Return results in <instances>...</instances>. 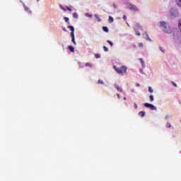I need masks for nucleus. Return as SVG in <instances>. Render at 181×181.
I'll return each instance as SVG.
<instances>
[{
	"label": "nucleus",
	"mask_w": 181,
	"mask_h": 181,
	"mask_svg": "<svg viewBox=\"0 0 181 181\" xmlns=\"http://www.w3.org/2000/svg\"><path fill=\"white\" fill-rule=\"evenodd\" d=\"M165 118H168V116Z\"/></svg>",
	"instance_id": "obj_44"
},
{
	"label": "nucleus",
	"mask_w": 181,
	"mask_h": 181,
	"mask_svg": "<svg viewBox=\"0 0 181 181\" xmlns=\"http://www.w3.org/2000/svg\"><path fill=\"white\" fill-rule=\"evenodd\" d=\"M66 8L67 11H69V12H71L72 9L70 7L66 6Z\"/></svg>",
	"instance_id": "obj_30"
},
{
	"label": "nucleus",
	"mask_w": 181,
	"mask_h": 181,
	"mask_svg": "<svg viewBox=\"0 0 181 181\" xmlns=\"http://www.w3.org/2000/svg\"><path fill=\"white\" fill-rule=\"evenodd\" d=\"M166 127H167V128H170V127H172V124H170V123L168 122L166 124Z\"/></svg>",
	"instance_id": "obj_25"
},
{
	"label": "nucleus",
	"mask_w": 181,
	"mask_h": 181,
	"mask_svg": "<svg viewBox=\"0 0 181 181\" xmlns=\"http://www.w3.org/2000/svg\"><path fill=\"white\" fill-rule=\"evenodd\" d=\"M123 19H124V21H127V16H124Z\"/></svg>",
	"instance_id": "obj_35"
},
{
	"label": "nucleus",
	"mask_w": 181,
	"mask_h": 181,
	"mask_svg": "<svg viewBox=\"0 0 181 181\" xmlns=\"http://www.w3.org/2000/svg\"><path fill=\"white\" fill-rule=\"evenodd\" d=\"M177 13H177V11H176V10L175 11V13H173V12L171 11V15H172V16H177Z\"/></svg>",
	"instance_id": "obj_17"
},
{
	"label": "nucleus",
	"mask_w": 181,
	"mask_h": 181,
	"mask_svg": "<svg viewBox=\"0 0 181 181\" xmlns=\"http://www.w3.org/2000/svg\"><path fill=\"white\" fill-rule=\"evenodd\" d=\"M71 37H72V39L75 38L74 37V32H71Z\"/></svg>",
	"instance_id": "obj_27"
},
{
	"label": "nucleus",
	"mask_w": 181,
	"mask_h": 181,
	"mask_svg": "<svg viewBox=\"0 0 181 181\" xmlns=\"http://www.w3.org/2000/svg\"><path fill=\"white\" fill-rule=\"evenodd\" d=\"M124 100H127V98H124Z\"/></svg>",
	"instance_id": "obj_41"
},
{
	"label": "nucleus",
	"mask_w": 181,
	"mask_h": 181,
	"mask_svg": "<svg viewBox=\"0 0 181 181\" xmlns=\"http://www.w3.org/2000/svg\"><path fill=\"white\" fill-rule=\"evenodd\" d=\"M139 60L141 63L142 67H145V62H144V60L142 59V58H140Z\"/></svg>",
	"instance_id": "obj_14"
},
{
	"label": "nucleus",
	"mask_w": 181,
	"mask_h": 181,
	"mask_svg": "<svg viewBox=\"0 0 181 181\" xmlns=\"http://www.w3.org/2000/svg\"><path fill=\"white\" fill-rule=\"evenodd\" d=\"M149 98H150V101H151V102L153 101V100H154V98H153V95H151L149 96Z\"/></svg>",
	"instance_id": "obj_22"
},
{
	"label": "nucleus",
	"mask_w": 181,
	"mask_h": 181,
	"mask_svg": "<svg viewBox=\"0 0 181 181\" xmlns=\"http://www.w3.org/2000/svg\"><path fill=\"white\" fill-rule=\"evenodd\" d=\"M107 42L109 45H110L111 47L114 46V43L112 41H110V40H107Z\"/></svg>",
	"instance_id": "obj_18"
},
{
	"label": "nucleus",
	"mask_w": 181,
	"mask_h": 181,
	"mask_svg": "<svg viewBox=\"0 0 181 181\" xmlns=\"http://www.w3.org/2000/svg\"><path fill=\"white\" fill-rule=\"evenodd\" d=\"M165 118H168V116Z\"/></svg>",
	"instance_id": "obj_43"
},
{
	"label": "nucleus",
	"mask_w": 181,
	"mask_h": 181,
	"mask_svg": "<svg viewBox=\"0 0 181 181\" xmlns=\"http://www.w3.org/2000/svg\"><path fill=\"white\" fill-rule=\"evenodd\" d=\"M163 32L165 33H172V29H170V27L169 26V24L165 21L160 22Z\"/></svg>",
	"instance_id": "obj_1"
},
{
	"label": "nucleus",
	"mask_w": 181,
	"mask_h": 181,
	"mask_svg": "<svg viewBox=\"0 0 181 181\" xmlns=\"http://www.w3.org/2000/svg\"><path fill=\"white\" fill-rule=\"evenodd\" d=\"M95 59H100L101 57V55L100 54H95Z\"/></svg>",
	"instance_id": "obj_20"
},
{
	"label": "nucleus",
	"mask_w": 181,
	"mask_h": 181,
	"mask_svg": "<svg viewBox=\"0 0 181 181\" xmlns=\"http://www.w3.org/2000/svg\"><path fill=\"white\" fill-rule=\"evenodd\" d=\"M136 86H137V87H139V83H136Z\"/></svg>",
	"instance_id": "obj_40"
},
{
	"label": "nucleus",
	"mask_w": 181,
	"mask_h": 181,
	"mask_svg": "<svg viewBox=\"0 0 181 181\" xmlns=\"http://www.w3.org/2000/svg\"><path fill=\"white\" fill-rule=\"evenodd\" d=\"M144 107H146V108H150L152 111H155L156 110V107H155V105L148 103H144Z\"/></svg>",
	"instance_id": "obj_5"
},
{
	"label": "nucleus",
	"mask_w": 181,
	"mask_h": 181,
	"mask_svg": "<svg viewBox=\"0 0 181 181\" xmlns=\"http://www.w3.org/2000/svg\"><path fill=\"white\" fill-rule=\"evenodd\" d=\"M175 2L178 6L181 7V0H176Z\"/></svg>",
	"instance_id": "obj_16"
},
{
	"label": "nucleus",
	"mask_w": 181,
	"mask_h": 181,
	"mask_svg": "<svg viewBox=\"0 0 181 181\" xmlns=\"http://www.w3.org/2000/svg\"><path fill=\"white\" fill-rule=\"evenodd\" d=\"M86 67H90V69H91V67H93V64H90V63H89V62H87V63L86 64Z\"/></svg>",
	"instance_id": "obj_15"
},
{
	"label": "nucleus",
	"mask_w": 181,
	"mask_h": 181,
	"mask_svg": "<svg viewBox=\"0 0 181 181\" xmlns=\"http://www.w3.org/2000/svg\"><path fill=\"white\" fill-rule=\"evenodd\" d=\"M148 91L149 93H153V89H152V87L151 86L148 87Z\"/></svg>",
	"instance_id": "obj_24"
},
{
	"label": "nucleus",
	"mask_w": 181,
	"mask_h": 181,
	"mask_svg": "<svg viewBox=\"0 0 181 181\" xmlns=\"http://www.w3.org/2000/svg\"><path fill=\"white\" fill-rule=\"evenodd\" d=\"M71 42H73V43L74 45H76V39L75 38H72Z\"/></svg>",
	"instance_id": "obj_32"
},
{
	"label": "nucleus",
	"mask_w": 181,
	"mask_h": 181,
	"mask_svg": "<svg viewBox=\"0 0 181 181\" xmlns=\"http://www.w3.org/2000/svg\"><path fill=\"white\" fill-rule=\"evenodd\" d=\"M143 37H144V39H146V40H150V42L152 40H151V38H149V35H148L146 33L143 34Z\"/></svg>",
	"instance_id": "obj_8"
},
{
	"label": "nucleus",
	"mask_w": 181,
	"mask_h": 181,
	"mask_svg": "<svg viewBox=\"0 0 181 181\" xmlns=\"http://www.w3.org/2000/svg\"><path fill=\"white\" fill-rule=\"evenodd\" d=\"M113 6H114L115 8H118V6H117V4H115V3L113 4Z\"/></svg>",
	"instance_id": "obj_33"
},
{
	"label": "nucleus",
	"mask_w": 181,
	"mask_h": 181,
	"mask_svg": "<svg viewBox=\"0 0 181 181\" xmlns=\"http://www.w3.org/2000/svg\"><path fill=\"white\" fill-rule=\"evenodd\" d=\"M63 11H66V8L64 7H62Z\"/></svg>",
	"instance_id": "obj_39"
},
{
	"label": "nucleus",
	"mask_w": 181,
	"mask_h": 181,
	"mask_svg": "<svg viewBox=\"0 0 181 181\" xmlns=\"http://www.w3.org/2000/svg\"><path fill=\"white\" fill-rule=\"evenodd\" d=\"M23 5L25 12H28V13H32V11H30V9H29V8H28L25 4H23Z\"/></svg>",
	"instance_id": "obj_6"
},
{
	"label": "nucleus",
	"mask_w": 181,
	"mask_h": 181,
	"mask_svg": "<svg viewBox=\"0 0 181 181\" xmlns=\"http://www.w3.org/2000/svg\"><path fill=\"white\" fill-rule=\"evenodd\" d=\"M160 49L161 52H163V53H165V50H163L162 47H160Z\"/></svg>",
	"instance_id": "obj_36"
},
{
	"label": "nucleus",
	"mask_w": 181,
	"mask_h": 181,
	"mask_svg": "<svg viewBox=\"0 0 181 181\" xmlns=\"http://www.w3.org/2000/svg\"><path fill=\"white\" fill-rule=\"evenodd\" d=\"M95 17L98 18V22H101V18L98 17V15L95 14Z\"/></svg>",
	"instance_id": "obj_21"
},
{
	"label": "nucleus",
	"mask_w": 181,
	"mask_h": 181,
	"mask_svg": "<svg viewBox=\"0 0 181 181\" xmlns=\"http://www.w3.org/2000/svg\"><path fill=\"white\" fill-rule=\"evenodd\" d=\"M73 18H75V19H78V14H77V13H73Z\"/></svg>",
	"instance_id": "obj_13"
},
{
	"label": "nucleus",
	"mask_w": 181,
	"mask_h": 181,
	"mask_svg": "<svg viewBox=\"0 0 181 181\" xmlns=\"http://www.w3.org/2000/svg\"><path fill=\"white\" fill-rule=\"evenodd\" d=\"M134 47H136V45H134Z\"/></svg>",
	"instance_id": "obj_42"
},
{
	"label": "nucleus",
	"mask_w": 181,
	"mask_h": 181,
	"mask_svg": "<svg viewBox=\"0 0 181 181\" xmlns=\"http://www.w3.org/2000/svg\"><path fill=\"white\" fill-rule=\"evenodd\" d=\"M115 88L117 90V91H119V93H122V88H121L118 84L115 83Z\"/></svg>",
	"instance_id": "obj_7"
},
{
	"label": "nucleus",
	"mask_w": 181,
	"mask_h": 181,
	"mask_svg": "<svg viewBox=\"0 0 181 181\" xmlns=\"http://www.w3.org/2000/svg\"><path fill=\"white\" fill-rule=\"evenodd\" d=\"M127 8L128 9L132 11V12H138V11H139V8L136 5H134L132 4H129L127 6Z\"/></svg>",
	"instance_id": "obj_3"
},
{
	"label": "nucleus",
	"mask_w": 181,
	"mask_h": 181,
	"mask_svg": "<svg viewBox=\"0 0 181 181\" xmlns=\"http://www.w3.org/2000/svg\"><path fill=\"white\" fill-rule=\"evenodd\" d=\"M172 84L174 87H177V84H176L175 82L172 81Z\"/></svg>",
	"instance_id": "obj_31"
},
{
	"label": "nucleus",
	"mask_w": 181,
	"mask_h": 181,
	"mask_svg": "<svg viewBox=\"0 0 181 181\" xmlns=\"http://www.w3.org/2000/svg\"><path fill=\"white\" fill-rule=\"evenodd\" d=\"M113 67L118 74H121L122 76L124 73H127V68L125 66H122L121 68L116 67L115 66Z\"/></svg>",
	"instance_id": "obj_2"
},
{
	"label": "nucleus",
	"mask_w": 181,
	"mask_h": 181,
	"mask_svg": "<svg viewBox=\"0 0 181 181\" xmlns=\"http://www.w3.org/2000/svg\"><path fill=\"white\" fill-rule=\"evenodd\" d=\"M117 98H121V96L119 95V94L117 93Z\"/></svg>",
	"instance_id": "obj_37"
},
{
	"label": "nucleus",
	"mask_w": 181,
	"mask_h": 181,
	"mask_svg": "<svg viewBox=\"0 0 181 181\" xmlns=\"http://www.w3.org/2000/svg\"><path fill=\"white\" fill-rule=\"evenodd\" d=\"M103 30L104 32H106V33H108V32H109L108 27L103 26Z\"/></svg>",
	"instance_id": "obj_11"
},
{
	"label": "nucleus",
	"mask_w": 181,
	"mask_h": 181,
	"mask_svg": "<svg viewBox=\"0 0 181 181\" xmlns=\"http://www.w3.org/2000/svg\"><path fill=\"white\" fill-rule=\"evenodd\" d=\"M134 108L136 110H138V105H136V103H134Z\"/></svg>",
	"instance_id": "obj_34"
},
{
	"label": "nucleus",
	"mask_w": 181,
	"mask_h": 181,
	"mask_svg": "<svg viewBox=\"0 0 181 181\" xmlns=\"http://www.w3.org/2000/svg\"><path fill=\"white\" fill-rule=\"evenodd\" d=\"M68 29H69L71 32H74V27H73V25H69Z\"/></svg>",
	"instance_id": "obj_12"
},
{
	"label": "nucleus",
	"mask_w": 181,
	"mask_h": 181,
	"mask_svg": "<svg viewBox=\"0 0 181 181\" xmlns=\"http://www.w3.org/2000/svg\"><path fill=\"white\" fill-rule=\"evenodd\" d=\"M37 1H39L40 0H37Z\"/></svg>",
	"instance_id": "obj_45"
},
{
	"label": "nucleus",
	"mask_w": 181,
	"mask_h": 181,
	"mask_svg": "<svg viewBox=\"0 0 181 181\" xmlns=\"http://www.w3.org/2000/svg\"><path fill=\"white\" fill-rule=\"evenodd\" d=\"M63 30H64V32H67V30H66L65 28H64Z\"/></svg>",
	"instance_id": "obj_38"
},
{
	"label": "nucleus",
	"mask_w": 181,
	"mask_h": 181,
	"mask_svg": "<svg viewBox=\"0 0 181 181\" xmlns=\"http://www.w3.org/2000/svg\"><path fill=\"white\" fill-rule=\"evenodd\" d=\"M139 117H145V112H144V111L139 112Z\"/></svg>",
	"instance_id": "obj_10"
},
{
	"label": "nucleus",
	"mask_w": 181,
	"mask_h": 181,
	"mask_svg": "<svg viewBox=\"0 0 181 181\" xmlns=\"http://www.w3.org/2000/svg\"><path fill=\"white\" fill-rule=\"evenodd\" d=\"M98 84H104V81L99 80Z\"/></svg>",
	"instance_id": "obj_29"
},
{
	"label": "nucleus",
	"mask_w": 181,
	"mask_h": 181,
	"mask_svg": "<svg viewBox=\"0 0 181 181\" xmlns=\"http://www.w3.org/2000/svg\"><path fill=\"white\" fill-rule=\"evenodd\" d=\"M104 52H108V47H107L105 45L103 46Z\"/></svg>",
	"instance_id": "obj_23"
},
{
	"label": "nucleus",
	"mask_w": 181,
	"mask_h": 181,
	"mask_svg": "<svg viewBox=\"0 0 181 181\" xmlns=\"http://www.w3.org/2000/svg\"><path fill=\"white\" fill-rule=\"evenodd\" d=\"M108 22H109V23H112V22H114V18H112V16H110Z\"/></svg>",
	"instance_id": "obj_9"
},
{
	"label": "nucleus",
	"mask_w": 181,
	"mask_h": 181,
	"mask_svg": "<svg viewBox=\"0 0 181 181\" xmlns=\"http://www.w3.org/2000/svg\"><path fill=\"white\" fill-rule=\"evenodd\" d=\"M69 50H70V52H74V47H73V46H69Z\"/></svg>",
	"instance_id": "obj_19"
},
{
	"label": "nucleus",
	"mask_w": 181,
	"mask_h": 181,
	"mask_svg": "<svg viewBox=\"0 0 181 181\" xmlns=\"http://www.w3.org/2000/svg\"><path fill=\"white\" fill-rule=\"evenodd\" d=\"M138 29L142 30V26L139 24H136V28H134V32L137 36H141V33L138 31Z\"/></svg>",
	"instance_id": "obj_4"
},
{
	"label": "nucleus",
	"mask_w": 181,
	"mask_h": 181,
	"mask_svg": "<svg viewBox=\"0 0 181 181\" xmlns=\"http://www.w3.org/2000/svg\"><path fill=\"white\" fill-rule=\"evenodd\" d=\"M64 21L66 22V23H69V18L68 17H64Z\"/></svg>",
	"instance_id": "obj_26"
},
{
	"label": "nucleus",
	"mask_w": 181,
	"mask_h": 181,
	"mask_svg": "<svg viewBox=\"0 0 181 181\" xmlns=\"http://www.w3.org/2000/svg\"><path fill=\"white\" fill-rule=\"evenodd\" d=\"M139 47H144V44L142 42L139 43Z\"/></svg>",
	"instance_id": "obj_28"
}]
</instances>
